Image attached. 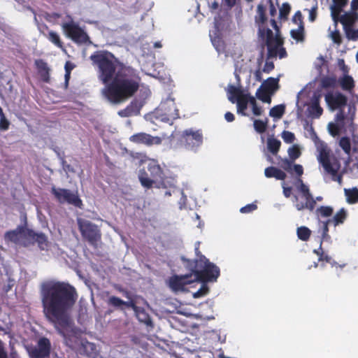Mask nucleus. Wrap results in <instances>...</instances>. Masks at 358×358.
<instances>
[{
    "label": "nucleus",
    "instance_id": "1",
    "mask_svg": "<svg viewBox=\"0 0 358 358\" xmlns=\"http://www.w3.org/2000/svg\"><path fill=\"white\" fill-rule=\"evenodd\" d=\"M97 68L98 78L106 87L103 94L112 103L119 104L138 90L141 78L136 69L121 62L108 50H97L90 57Z\"/></svg>",
    "mask_w": 358,
    "mask_h": 358
},
{
    "label": "nucleus",
    "instance_id": "2",
    "mask_svg": "<svg viewBox=\"0 0 358 358\" xmlns=\"http://www.w3.org/2000/svg\"><path fill=\"white\" fill-rule=\"evenodd\" d=\"M43 313L59 335L66 338L76 336L78 329L70 314L78 299L76 289L69 282H49L41 289Z\"/></svg>",
    "mask_w": 358,
    "mask_h": 358
},
{
    "label": "nucleus",
    "instance_id": "3",
    "mask_svg": "<svg viewBox=\"0 0 358 358\" xmlns=\"http://www.w3.org/2000/svg\"><path fill=\"white\" fill-rule=\"evenodd\" d=\"M180 259L185 268L192 273L194 281L214 282L220 275V268L213 263L210 262L206 257H202L199 264L193 262L192 259L184 256H182Z\"/></svg>",
    "mask_w": 358,
    "mask_h": 358
},
{
    "label": "nucleus",
    "instance_id": "4",
    "mask_svg": "<svg viewBox=\"0 0 358 358\" xmlns=\"http://www.w3.org/2000/svg\"><path fill=\"white\" fill-rule=\"evenodd\" d=\"M208 5L210 13L214 15V26L210 32V41L218 54H221L224 52V0H210Z\"/></svg>",
    "mask_w": 358,
    "mask_h": 358
},
{
    "label": "nucleus",
    "instance_id": "5",
    "mask_svg": "<svg viewBox=\"0 0 358 358\" xmlns=\"http://www.w3.org/2000/svg\"><path fill=\"white\" fill-rule=\"evenodd\" d=\"M318 150L317 160L323 167L324 172L331 176L332 180L341 184L343 176L338 173L341 167L340 160L334 156H331L330 150L325 143H321Z\"/></svg>",
    "mask_w": 358,
    "mask_h": 358
},
{
    "label": "nucleus",
    "instance_id": "6",
    "mask_svg": "<svg viewBox=\"0 0 358 358\" xmlns=\"http://www.w3.org/2000/svg\"><path fill=\"white\" fill-rule=\"evenodd\" d=\"M148 172L141 170L138 178L143 187L150 189L164 177V171L156 160L152 159L148 164Z\"/></svg>",
    "mask_w": 358,
    "mask_h": 358
},
{
    "label": "nucleus",
    "instance_id": "7",
    "mask_svg": "<svg viewBox=\"0 0 358 358\" xmlns=\"http://www.w3.org/2000/svg\"><path fill=\"white\" fill-rule=\"evenodd\" d=\"M203 135L201 129L192 128L182 131L179 138V143L185 149L196 152L203 144Z\"/></svg>",
    "mask_w": 358,
    "mask_h": 358
},
{
    "label": "nucleus",
    "instance_id": "8",
    "mask_svg": "<svg viewBox=\"0 0 358 358\" xmlns=\"http://www.w3.org/2000/svg\"><path fill=\"white\" fill-rule=\"evenodd\" d=\"M249 93H244L241 87L229 85L227 87V98L232 103H236L237 113L243 116H247L248 99Z\"/></svg>",
    "mask_w": 358,
    "mask_h": 358
},
{
    "label": "nucleus",
    "instance_id": "9",
    "mask_svg": "<svg viewBox=\"0 0 358 358\" xmlns=\"http://www.w3.org/2000/svg\"><path fill=\"white\" fill-rule=\"evenodd\" d=\"M298 182L299 185L297 186L298 190L302 194V197L304 198L305 202H299V196L294 195V206L298 210H303L305 209H308L310 211H313L315 209L316 205V201H322V196H317L316 199H314L313 195L311 194L309 187L304 184L301 178L298 179Z\"/></svg>",
    "mask_w": 358,
    "mask_h": 358
},
{
    "label": "nucleus",
    "instance_id": "10",
    "mask_svg": "<svg viewBox=\"0 0 358 358\" xmlns=\"http://www.w3.org/2000/svg\"><path fill=\"white\" fill-rule=\"evenodd\" d=\"M51 193L59 203H68L78 208H81L83 206V201L78 193L69 189L52 187Z\"/></svg>",
    "mask_w": 358,
    "mask_h": 358
},
{
    "label": "nucleus",
    "instance_id": "11",
    "mask_svg": "<svg viewBox=\"0 0 358 358\" xmlns=\"http://www.w3.org/2000/svg\"><path fill=\"white\" fill-rule=\"evenodd\" d=\"M77 223L82 236L90 243L94 244L101 238L100 231L96 224L83 218H78Z\"/></svg>",
    "mask_w": 358,
    "mask_h": 358
},
{
    "label": "nucleus",
    "instance_id": "12",
    "mask_svg": "<svg viewBox=\"0 0 358 358\" xmlns=\"http://www.w3.org/2000/svg\"><path fill=\"white\" fill-rule=\"evenodd\" d=\"M160 117L162 122L173 124V121L179 117V110L173 99H167L159 106Z\"/></svg>",
    "mask_w": 358,
    "mask_h": 358
},
{
    "label": "nucleus",
    "instance_id": "13",
    "mask_svg": "<svg viewBox=\"0 0 358 358\" xmlns=\"http://www.w3.org/2000/svg\"><path fill=\"white\" fill-rule=\"evenodd\" d=\"M51 342L46 337L40 338L36 345L28 348L30 358H49L51 353Z\"/></svg>",
    "mask_w": 358,
    "mask_h": 358
},
{
    "label": "nucleus",
    "instance_id": "14",
    "mask_svg": "<svg viewBox=\"0 0 358 358\" xmlns=\"http://www.w3.org/2000/svg\"><path fill=\"white\" fill-rule=\"evenodd\" d=\"M68 37L71 38L76 43H85L89 41L87 34L74 22H67L62 25Z\"/></svg>",
    "mask_w": 358,
    "mask_h": 358
},
{
    "label": "nucleus",
    "instance_id": "15",
    "mask_svg": "<svg viewBox=\"0 0 358 358\" xmlns=\"http://www.w3.org/2000/svg\"><path fill=\"white\" fill-rule=\"evenodd\" d=\"M324 100L331 110L343 109L348 103V97L338 91L326 94Z\"/></svg>",
    "mask_w": 358,
    "mask_h": 358
},
{
    "label": "nucleus",
    "instance_id": "16",
    "mask_svg": "<svg viewBox=\"0 0 358 358\" xmlns=\"http://www.w3.org/2000/svg\"><path fill=\"white\" fill-rule=\"evenodd\" d=\"M194 282L192 273L185 275H174L169 278V286L174 292L183 291L187 285Z\"/></svg>",
    "mask_w": 358,
    "mask_h": 358
},
{
    "label": "nucleus",
    "instance_id": "17",
    "mask_svg": "<svg viewBox=\"0 0 358 358\" xmlns=\"http://www.w3.org/2000/svg\"><path fill=\"white\" fill-rule=\"evenodd\" d=\"M129 141L135 144L150 147L153 145H160L162 143V138L159 136H152L145 132H139L131 136Z\"/></svg>",
    "mask_w": 358,
    "mask_h": 358
},
{
    "label": "nucleus",
    "instance_id": "18",
    "mask_svg": "<svg viewBox=\"0 0 358 358\" xmlns=\"http://www.w3.org/2000/svg\"><path fill=\"white\" fill-rule=\"evenodd\" d=\"M29 229H27L24 226L19 225L15 229L8 231L4 234V240L7 243H13L18 244L24 238H27V231Z\"/></svg>",
    "mask_w": 358,
    "mask_h": 358
},
{
    "label": "nucleus",
    "instance_id": "19",
    "mask_svg": "<svg viewBox=\"0 0 358 358\" xmlns=\"http://www.w3.org/2000/svg\"><path fill=\"white\" fill-rule=\"evenodd\" d=\"M27 238L36 242L41 250L48 246V238L43 233H36L34 230L29 229L27 231Z\"/></svg>",
    "mask_w": 358,
    "mask_h": 358
},
{
    "label": "nucleus",
    "instance_id": "20",
    "mask_svg": "<svg viewBox=\"0 0 358 358\" xmlns=\"http://www.w3.org/2000/svg\"><path fill=\"white\" fill-rule=\"evenodd\" d=\"M35 65L38 70V74L41 80L44 83L50 82V69L48 64L43 59H37L35 61Z\"/></svg>",
    "mask_w": 358,
    "mask_h": 358
},
{
    "label": "nucleus",
    "instance_id": "21",
    "mask_svg": "<svg viewBox=\"0 0 358 358\" xmlns=\"http://www.w3.org/2000/svg\"><path fill=\"white\" fill-rule=\"evenodd\" d=\"M320 95L315 94L313 97L312 103L308 109L310 115L315 118L320 117L323 113V109L320 106Z\"/></svg>",
    "mask_w": 358,
    "mask_h": 358
},
{
    "label": "nucleus",
    "instance_id": "22",
    "mask_svg": "<svg viewBox=\"0 0 358 358\" xmlns=\"http://www.w3.org/2000/svg\"><path fill=\"white\" fill-rule=\"evenodd\" d=\"M341 89L349 93H352L355 87L353 78L349 75H344L338 80Z\"/></svg>",
    "mask_w": 358,
    "mask_h": 358
},
{
    "label": "nucleus",
    "instance_id": "23",
    "mask_svg": "<svg viewBox=\"0 0 358 358\" xmlns=\"http://www.w3.org/2000/svg\"><path fill=\"white\" fill-rule=\"evenodd\" d=\"M333 5L331 7V16L334 21H337L339 14L343 8L348 4V0H332Z\"/></svg>",
    "mask_w": 358,
    "mask_h": 358
},
{
    "label": "nucleus",
    "instance_id": "24",
    "mask_svg": "<svg viewBox=\"0 0 358 358\" xmlns=\"http://www.w3.org/2000/svg\"><path fill=\"white\" fill-rule=\"evenodd\" d=\"M264 175L266 178H275L277 180H283L286 178V173L274 166H268L264 170Z\"/></svg>",
    "mask_w": 358,
    "mask_h": 358
},
{
    "label": "nucleus",
    "instance_id": "25",
    "mask_svg": "<svg viewBox=\"0 0 358 358\" xmlns=\"http://www.w3.org/2000/svg\"><path fill=\"white\" fill-rule=\"evenodd\" d=\"M283 44V40L282 38H278L270 43H267V58H273L278 56V51L280 46Z\"/></svg>",
    "mask_w": 358,
    "mask_h": 358
},
{
    "label": "nucleus",
    "instance_id": "26",
    "mask_svg": "<svg viewBox=\"0 0 358 358\" xmlns=\"http://www.w3.org/2000/svg\"><path fill=\"white\" fill-rule=\"evenodd\" d=\"M357 17L358 13L351 11L350 13H346L343 15L340 18V22L346 29L353 25Z\"/></svg>",
    "mask_w": 358,
    "mask_h": 358
},
{
    "label": "nucleus",
    "instance_id": "27",
    "mask_svg": "<svg viewBox=\"0 0 358 358\" xmlns=\"http://www.w3.org/2000/svg\"><path fill=\"white\" fill-rule=\"evenodd\" d=\"M279 79L270 77L267 78L262 84V87L269 91L271 94H273L279 88Z\"/></svg>",
    "mask_w": 358,
    "mask_h": 358
},
{
    "label": "nucleus",
    "instance_id": "28",
    "mask_svg": "<svg viewBox=\"0 0 358 358\" xmlns=\"http://www.w3.org/2000/svg\"><path fill=\"white\" fill-rule=\"evenodd\" d=\"M347 216V210L343 208L335 214L332 219H329L327 220L329 221L330 223H333L334 226H337L344 223Z\"/></svg>",
    "mask_w": 358,
    "mask_h": 358
},
{
    "label": "nucleus",
    "instance_id": "29",
    "mask_svg": "<svg viewBox=\"0 0 358 358\" xmlns=\"http://www.w3.org/2000/svg\"><path fill=\"white\" fill-rule=\"evenodd\" d=\"M83 353L88 357L94 358L97 355V350L95 344L90 342H85L82 344Z\"/></svg>",
    "mask_w": 358,
    "mask_h": 358
},
{
    "label": "nucleus",
    "instance_id": "30",
    "mask_svg": "<svg viewBox=\"0 0 358 358\" xmlns=\"http://www.w3.org/2000/svg\"><path fill=\"white\" fill-rule=\"evenodd\" d=\"M281 146V142L274 138L268 137L267 138V148L268 151L273 155H276L280 150Z\"/></svg>",
    "mask_w": 358,
    "mask_h": 358
},
{
    "label": "nucleus",
    "instance_id": "31",
    "mask_svg": "<svg viewBox=\"0 0 358 358\" xmlns=\"http://www.w3.org/2000/svg\"><path fill=\"white\" fill-rule=\"evenodd\" d=\"M124 304L125 301H123L120 298L115 296H111L108 299V305L109 306L114 308L116 310L124 311Z\"/></svg>",
    "mask_w": 358,
    "mask_h": 358
},
{
    "label": "nucleus",
    "instance_id": "32",
    "mask_svg": "<svg viewBox=\"0 0 358 358\" xmlns=\"http://www.w3.org/2000/svg\"><path fill=\"white\" fill-rule=\"evenodd\" d=\"M344 192L348 203L354 204L358 202V189L357 187L345 189Z\"/></svg>",
    "mask_w": 358,
    "mask_h": 358
},
{
    "label": "nucleus",
    "instance_id": "33",
    "mask_svg": "<svg viewBox=\"0 0 358 358\" xmlns=\"http://www.w3.org/2000/svg\"><path fill=\"white\" fill-rule=\"evenodd\" d=\"M338 80L334 76H324L320 80L321 87L324 89L334 88L336 87Z\"/></svg>",
    "mask_w": 358,
    "mask_h": 358
},
{
    "label": "nucleus",
    "instance_id": "34",
    "mask_svg": "<svg viewBox=\"0 0 358 358\" xmlns=\"http://www.w3.org/2000/svg\"><path fill=\"white\" fill-rule=\"evenodd\" d=\"M272 94H273L262 86H260L256 92V96L262 102L267 103H271Z\"/></svg>",
    "mask_w": 358,
    "mask_h": 358
},
{
    "label": "nucleus",
    "instance_id": "35",
    "mask_svg": "<svg viewBox=\"0 0 358 358\" xmlns=\"http://www.w3.org/2000/svg\"><path fill=\"white\" fill-rule=\"evenodd\" d=\"M138 105V101H131L130 104L127 106V108L124 110V111H120L119 114L122 115V113H124V116H131L134 114H138L140 111V107Z\"/></svg>",
    "mask_w": 358,
    "mask_h": 358
},
{
    "label": "nucleus",
    "instance_id": "36",
    "mask_svg": "<svg viewBox=\"0 0 358 358\" xmlns=\"http://www.w3.org/2000/svg\"><path fill=\"white\" fill-rule=\"evenodd\" d=\"M43 35L51 42L55 46L62 48H63V43L61 41V38L59 37V35L54 31H49L48 33L43 34Z\"/></svg>",
    "mask_w": 358,
    "mask_h": 358
},
{
    "label": "nucleus",
    "instance_id": "37",
    "mask_svg": "<svg viewBox=\"0 0 358 358\" xmlns=\"http://www.w3.org/2000/svg\"><path fill=\"white\" fill-rule=\"evenodd\" d=\"M136 316L138 320L147 325H150L152 324V320L150 315L146 313V311L143 308H139L137 312H135Z\"/></svg>",
    "mask_w": 358,
    "mask_h": 358
},
{
    "label": "nucleus",
    "instance_id": "38",
    "mask_svg": "<svg viewBox=\"0 0 358 358\" xmlns=\"http://www.w3.org/2000/svg\"><path fill=\"white\" fill-rule=\"evenodd\" d=\"M268 120L266 118L264 120H255L253 122V126L255 131L259 134L264 133L268 127Z\"/></svg>",
    "mask_w": 358,
    "mask_h": 358
},
{
    "label": "nucleus",
    "instance_id": "39",
    "mask_svg": "<svg viewBox=\"0 0 358 358\" xmlns=\"http://www.w3.org/2000/svg\"><path fill=\"white\" fill-rule=\"evenodd\" d=\"M285 111V106L280 104L273 106L269 111V115L275 118H281Z\"/></svg>",
    "mask_w": 358,
    "mask_h": 358
},
{
    "label": "nucleus",
    "instance_id": "40",
    "mask_svg": "<svg viewBox=\"0 0 358 358\" xmlns=\"http://www.w3.org/2000/svg\"><path fill=\"white\" fill-rule=\"evenodd\" d=\"M248 103H250L252 106V113L255 116H260L263 113V108L257 104V101L254 96H250V98L248 99Z\"/></svg>",
    "mask_w": 358,
    "mask_h": 358
},
{
    "label": "nucleus",
    "instance_id": "41",
    "mask_svg": "<svg viewBox=\"0 0 358 358\" xmlns=\"http://www.w3.org/2000/svg\"><path fill=\"white\" fill-rule=\"evenodd\" d=\"M120 292H122L124 295L129 299V301H125L124 310L127 308H130L134 311V313L137 312L140 307L136 305V301L134 299H131L130 293L124 289H121Z\"/></svg>",
    "mask_w": 358,
    "mask_h": 358
},
{
    "label": "nucleus",
    "instance_id": "42",
    "mask_svg": "<svg viewBox=\"0 0 358 358\" xmlns=\"http://www.w3.org/2000/svg\"><path fill=\"white\" fill-rule=\"evenodd\" d=\"M296 234L300 240L307 241L310 238L311 231L306 227H300L297 229Z\"/></svg>",
    "mask_w": 358,
    "mask_h": 358
},
{
    "label": "nucleus",
    "instance_id": "43",
    "mask_svg": "<svg viewBox=\"0 0 358 358\" xmlns=\"http://www.w3.org/2000/svg\"><path fill=\"white\" fill-rule=\"evenodd\" d=\"M291 36L297 41H304V26H299L298 29H292L290 31Z\"/></svg>",
    "mask_w": 358,
    "mask_h": 358
},
{
    "label": "nucleus",
    "instance_id": "44",
    "mask_svg": "<svg viewBox=\"0 0 358 358\" xmlns=\"http://www.w3.org/2000/svg\"><path fill=\"white\" fill-rule=\"evenodd\" d=\"M339 145L343 149L344 152L347 155H350L351 152V143L349 137L344 136L341 137L339 141Z\"/></svg>",
    "mask_w": 358,
    "mask_h": 358
},
{
    "label": "nucleus",
    "instance_id": "45",
    "mask_svg": "<svg viewBox=\"0 0 358 358\" xmlns=\"http://www.w3.org/2000/svg\"><path fill=\"white\" fill-rule=\"evenodd\" d=\"M334 209L331 206H322L317 208L316 213L323 217H328L332 215Z\"/></svg>",
    "mask_w": 358,
    "mask_h": 358
},
{
    "label": "nucleus",
    "instance_id": "46",
    "mask_svg": "<svg viewBox=\"0 0 358 358\" xmlns=\"http://www.w3.org/2000/svg\"><path fill=\"white\" fill-rule=\"evenodd\" d=\"M287 152H288L289 159L293 161H295L301 155V152L300 148L298 145H293L292 146L289 148Z\"/></svg>",
    "mask_w": 358,
    "mask_h": 358
},
{
    "label": "nucleus",
    "instance_id": "47",
    "mask_svg": "<svg viewBox=\"0 0 358 358\" xmlns=\"http://www.w3.org/2000/svg\"><path fill=\"white\" fill-rule=\"evenodd\" d=\"M290 10L291 7L288 3H282V6L280 8L279 17L282 20H287Z\"/></svg>",
    "mask_w": 358,
    "mask_h": 358
},
{
    "label": "nucleus",
    "instance_id": "48",
    "mask_svg": "<svg viewBox=\"0 0 358 358\" xmlns=\"http://www.w3.org/2000/svg\"><path fill=\"white\" fill-rule=\"evenodd\" d=\"M329 133L333 136L336 137L340 134L341 127L334 122H329L327 126Z\"/></svg>",
    "mask_w": 358,
    "mask_h": 358
},
{
    "label": "nucleus",
    "instance_id": "49",
    "mask_svg": "<svg viewBox=\"0 0 358 358\" xmlns=\"http://www.w3.org/2000/svg\"><path fill=\"white\" fill-rule=\"evenodd\" d=\"M207 282H202L201 287L193 294L194 298H200L206 296L209 292V287Z\"/></svg>",
    "mask_w": 358,
    "mask_h": 358
},
{
    "label": "nucleus",
    "instance_id": "50",
    "mask_svg": "<svg viewBox=\"0 0 358 358\" xmlns=\"http://www.w3.org/2000/svg\"><path fill=\"white\" fill-rule=\"evenodd\" d=\"M293 160L290 159H281V163H280V166L282 169H284L285 171L289 172V173H292V168H293Z\"/></svg>",
    "mask_w": 358,
    "mask_h": 358
},
{
    "label": "nucleus",
    "instance_id": "51",
    "mask_svg": "<svg viewBox=\"0 0 358 358\" xmlns=\"http://www.w3.org/2000/svg\"><path fill=\"white\" fill-rule=\"evenodd\" d=\"M257 11L259 16V22L262 24H264L267 20L264 6L262 4H259L257 6Z\"/></svg>",
    "mask_w": 358,
    "mask_h": 358
},
{
    "label": "nucleus",
    "instance_id": "52",
    "mask_svg": "<svg viewBox=\"0 0 358 358\" xmlns=\"http://www.w3.org/2000/svg\"><path fill=\"white\" fill-rule=\"evenodd\" d=\"M331 224L329 221L327 220L325 222H323L322 224V237L320 240H322V242L324 241H327L328 239H330V236L329 235V224Z\"/></svg>",
    "mask_w": 358,
    "mask_h": 358
},
{
    "label": "nucleus",
    "instance_id": "53",
    "mask_svg": "<svg viewBox=\"0 0 358 358\" xmlns=\"http://www.w3.org/2000/svg\"><path fill=\"white\" fill-rule=\"evenodd\" d=\"M282 138L286 143H292L295 140L294 133L289 131H283L282 133Z\"/></svg>",
    "mask_w": 358,
    "mask_h": 358
},
{
    "label": "nucleus",
    "instance_id": "54",
    "mask_svg": "<svg viewBox=\"0 0 358 358\" xmlns=\"http://www.w3.org/2000/svg\"><path fill=\"white\" fill-rule=\"evenodd\" d=\"M266 44L276 41L277 39L280 38L278 34L274 36L271 29L267 28L266 29Z\"/></svg>",
    "mask_w": 358,
    "mask_h": 358
},
{
    "label": "nucleus",
    "instance_id": "55",
    "mask_svg": "<svg viewBox=\"0 0 358 358\" xmlns=\"http://www.w3.org/2000/svg\"><path fill=\"white\" fill-rule=\"evenodd\" d=\"M346 36L348 39L355 41L358 39V29H353L351 27L346 29L345 30Z\"/></svg>",
    "mask_w": 358,
    "mask_h": 358
},
{
    "label": "nucleus",
    "instance_id": "56",
    "mask_svg": "<svg viewBox=\"0 0 358 358\" xmlns=\"http://www.w3.org/2000/svg\"><path fill=\"white\" fill-rule=\"evenodd\" d=\"M292 21H293V22L297 24L298 26H300V25L304 26L303 21V16H302L301 11L299 10L295 13L294 15L293 16Z\"/></svg>",
    "mask_w": 358,
    "mask_h": 358
},
{
    "label": "nucleus",
    "instance_id": "57",
    "mask_svg": "<svg viewBox=\"0 0 358 358\" xmlns=\"http://www.w3.org/2000/svg\"><path fill=\"white\" fill-rule=\"evenodd\" d=\"M257 208V206L256 204H255V203H250V204H248V205L242 207L241 208L240 211L242 213H251V212L254 211Z\"/></svg>",
    "mask_w": 358,
    "mask_h": 358
},
{
    "label": "nucleus",
    "instance_id": "58",
    "mask_svg": "<svg viewBox=\"0 0 358 358\" xmlns=\"http://www.w3.org/2000/svg\"><path fill=\"white\" fill-rule=\"evenodd\" d=\"M292 171H294L296 173V175L299 176V178H297V180H296V184H297L296 187H297L299 185V183L298 182V179L301 178L300 177L303 175V166L300 164H294Z\"/></svg>",
    "mask_w": 358,
    "mask_h": 358
},
{
    "label": "nucleus",
    "instance_id": "59",
    "mask_svg": "<svg viewBox=\"0 0 358 358\" xmlns=\"http://www.w3.org/2000/svg\"><path fill=\"white\" fill-rule=\"evenodd\" d=\"M10 122L7 120L6 116L0 118V130L6 131L9 129Z\"/></svg>",
    "mask_w": 358,
    "mask_h": 358
},
{
    "label": "nucleus",
    "instance_id": "60",
    "mask_svg": "<svg viewBox=\"0 0 358 358\" xmlns=\"http://www.w3.org/2000/svg\"><path fill=\"white\" fill-rule=\"evenodd\" d=\"M331 39L336 44H341L342 42L341 36L340 34V32L338 31H334L331 33Z\"/></svg>",
    "mask_w": 358,
    "mask_h": 358
},
{
    "label": "nucleus",
    "instance_id": "61",
    "mask_svg": "<svg viewBox=\"0 0 358 358\" xmlns=\"http://www.w3.org/2000/svg\"><path fill=\"white\" fill-rule=\"evenodd\" d=\"M319 262H325L327 263H329L334 264L335 262L332 261V259L328 255L324 253H321L320 257L318 258Z\"/></svg>",
    "mask_w": 358,
    "mask_h": 358
},
{
    "label": "nucleus",
    "instance_id": "62",
    "mask_svg": "<svg viewBox=\"0 0 358 358\" xmlns=\"http://www.w3.org/2000/svg\"><path fill=\"white\" fill-rule=\"evenodd\" d=\"M274 69V64L273 62H268L266 61L264 66V68H263V71L264 73H270L271 71H273V69Z\"/></svg>",
    "mask_w": 358,
    "mask_h": 358
},
{
    "label": "nucleus",
    "instance_id": "63",
    "mask_svg": "<svg viewBox=\"0 0 358 358\" xmlns=\"http://www.w3.org/2000/svg\"><path fill=\"white\" fill-rule=\"evenodd\" d=\"M195 254H196V257L194 260H192V261H193V262H196V264H199L201 262L202 257H203L205 256L202 255L201 252L199 250V246L195 247Z\"/></svg>",
    "mask_w": 358,
    "mask_h": 358
},
{
    "label": "nucleus",
    "instance_id": "64",
    "mask_svg": "<svg viewBox=\"0 0 358 358\" xmlns=\"http://www.w3.org/2000/svg\"><path fill=\"white\" fill-rule=\"evenodd\" d=\"M0 358H8V354L6 350L4 343L0 339Z\"/></svg>",
    "mask_w": 358,
    "mask_h": 358
}]
</instances>
